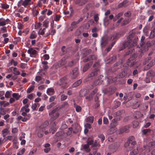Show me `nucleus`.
<instances>
[{"label": "nucleus", "mask_w": 155, "mask_h": 155, "mask_svg": "<svg viewBox=\"0 0 155 155\" xmlns=\"http://www.w3.org/2000/svg\"><path fill=\"white\" fill-rule=\"evenodd\" d=\"M130 34H131L128 36L127 41L123 44L122 48L120 49V50H121L127 47L130 48L136 45L138 38L134 37V33L131 32Z\"/></svg>", "instance_id": "nucleus-1"}, {"label": "nucleus", "mask_w": 155, "mask_h": 155, "mask_svg": "<svg viewBox=\"0 0 155 155\" xmlns=\"http://www.w3.org/2000/svg\"><path fill=\"white\" fill-rule=\"evenodd\" d=\"M68 81L66 77H64L61 79L57 82V84L61 86L64 88H66L68 86Z\"/></svg>", "instance_id": "nucleus-2"}, {"label": "nucleus", "mask_w": 155, "mask_h": 155, "mask_svg": "<svg viewBox=\"0 0 155 155\" xmlns=\"http://www.w3.org/2000/svg\"><path fill=\"white\" fill-rule=\"evenodd\" d=\"M134 139V137L133 136L130 137L127 142L125 143L124 147H127L128 146H131L129 149L131 150L133 148V146L134 145L136 144Z\"/></svg>", "instance_id": "nucleus-3"}, {"label": "nucleus", "mask_w": 155, "mask_h": 155, "mask_svg": "<svg viewBox=\"0 0 155 155\" xmlns=\"http://www.w3.org/2000/svg\"><path fill=\"white\" fill-rule=\"evenodd\" d=\"M56 110L57 109L55 108L49 112V115L51 116V121L55 120L59 117V113L58 112H56Z\"/></svg>", "instance_id": "nucleus-4"}, {"label": "nucleus", "mask_w": 155, "mask_h": 155, "mask_svg": "<svg viewBox=\"0 0 155 155\" xmlns=\"http://www.w3.org/2000/svg\"><path fill=\"white\" fill-rule=\"evenodd\" d=\"M145 39V38L143 36H142L141 37V44H140V45L141 47L142 48V52H143L147 51L148 50V47L150 46V43L149 42H147V46L146 47L143 44L144 43V41Z\"/></svg>", "instance_id": "nucleus-5"}, {"label": "nucleus", "mask_w": 155, "mask_h": 155, "mask_svg": "<svg viewBox=\"0 0 155 155\" xmlns=\"http://www.w3.org/2000/svg\"><path fill=\"white\" fill-rule=\"evenodd\" d=\"M155 144V142H149L148 145H144L142 148L143 151H145L147 153L150 151V147L153 145Z\"/></svg>", "instance_id": "nucleus-6"}, {"label": "nucleus", "mask_w": 155, "mask_h": 155, "mask_svg": "<svg viewBox=\"0 0 155 155\" xmlns=\"http://www.w3.org/2000/svg\"><path fill=\"white\" fill-rule=\"evenodd\" d=\"M71 27L68 28L67 29L68 32L72 31L75 30L78 27V22L74 21L72 22L71 25Z\"/></svg>", "instance_id": "nucleus-7"}, {"label": "nucleus", "mask_w": 155, "mask_h": 155, "mask_svg": "<svg viewBox=\"0 0 155 155\" xmlns=\"http://www.w3.org/2000/svg\"><path fill=\"white\" fill-rule=\"evenodd\" d=\"M37 52L36 50H33L32 48H30L27 51L28 53L30 54V56L31 57H35V56Z\"/></svg>", "instance_id": "nucleus-8"}, {"label": "nucleus", "mask_w": 155, "mask_h": 155, "mask_svg": "<svg viewBox=\"0 0 155 155\" xmlns=\"http://www.w3.org/2000/svg\"><path fill=\"white\" fill-rule=\"evenodd\" d=\"M40 9L39 8H37L36 6H35L33 8L32 10V13L34 16H35L37 15L38 13L39 12L38 10H39Z\"/></svg>", "instance_id": "nucleus-9"}, {"label": "nucleus", "mask_w": 155, "mask_h": 155, "mask_svg": "<svg viewBox=\"0 0 155 155\" xmlns=\"http://www.w3.org/2000/svg\"><path fill=\"white\" fill-rule=\"evenodd\" d=\"M131 127L130 125H127L124 126L123 128H122L121 130V132H128L129 131V129Z\"/></svg>", "instance_id": "nucleus-10"}, {"label": "nucleus", "mask_w": 155, "mask_h": 155, "mask_svg": "<svg viewBox=\"0 0 155 155\" xmlns=\"http://www.w3.org/2000/svg\"><path fill=\"white\" fill-rule=\"evenodd\" d=\"M49 123L48 121H46L43 124H41L39 127V128L43 130H45V129L48 126Z\"/></svg>", "instance_id": "nucleus-11"}, {"label": "nucleus", "mask_w": 155, "mask_h": 155, "mask_svg": "<svg viewBox=\"0 0 155 155\" xmlns=\"http://www.w3.org/2000/svg\"><path fill=\"white\" fill-rule=\"evenodd\" d=\"M72 77L73 78H75L78 76V68H75L72 70Z\"/></svg>", "instance_id": "nucleus-12"}, {"label": "nucleus", "mask_w": 155, "mask_h": 155, "mask_svg": "<svg viewBox=\"0 0 155 155\" xmlns=\"http://www.w3.org/2000/svg\"><path fill=\"white\" fill-rule=\"evenodd\" d=\"M100 146L99 144L97 143V141L95 140L94 143L92 145V147L94 150H96Z\"/></svg>", "instance_id": "nucleus-13"}, {"label": "nucleus", "mask_w": 155, "mask_h": 155, "mask_svg": "<svg viewBox=\"0 0 155 155\" xmlns=\"http://www.w3.org/2000/svg\"><path fill=\"white\" fill-rule=\"evenodd\" d=\"M155 75V73L153 71H149L147 74V77H151L153 79H154L153 77Z\"/></svg>", "instance_id": "nucleus-14"}, {"label": "nucleus", "mask_w": 155, "mask_h": 155, "mask_svg": "<svg viewBox=\"0 0 155 155\" xmlns=\"http://www.w3.org/2000/svg\"><path fill=\"white\" fill-rule=\"evenodd\" d=\"M54 93V89L52 88H48L47 91V93L48 95H53Z\"/></svg>", "instance_id": "nucleus-15"}, {"label": "nucleus", "mask_w": 155, "mask_h": 155, "mask_svg": "<svg viewBox=\"0 0 155 155\" xmlns=\"http://www.w3.org/2000/svg\"><path fill=\"white\" fill-rule=\"evenodd\" d=\"M66 63L65 59L64 58H62L60 61H59L58 64L59 66H61L64 65Z\"/></svg>", "instance_id": "nucleus-16"}, {"label": "nucleus", "mask_w": 155, "mask_h": 155, "mask_svg": "<svg viewBox=\"0 0 155 155\" xmlns=\"http://www.w3.org/2000/svg\"><path fill=\"white\" fill-rule=\"evenodd\" d=\"M142 132L143 134L148 135L150 133L151 130L150 129H147L142 130Z\"/></svg>", "instance_id": "nucleus-17"}, {"label": "nucleus", "mask_w": 155, "mask_h": 155, "mask_svg": "<svg viewBox=\"0 0 155 155\" xmlns=\"http://www.w3.org/2000/svg\"><path fill=\"white\" fill-rule=\"evenodd\" d=\"M43 134L44 130L39 128L37 134L38 137L39 138L42 137L43 136Z\"/></svg>", "instance_id": "nucleus-18"}, {"label": "nucleus", "mask_w": 155, "mask_h": 155, "mask_svg": "<svg viewBox=\"0 0 155 155\" xmlns=\"http://www.w3.org/2000/svg\"><path fill=\"white\" fill-rule=\"evenodd\" d=\"M37 36V34L36 33L35 31H33L32 32L30 35V38L31 39H35L36 38Z\"/></svg>", "instance_id": "nucleus-19"}, {"label": "nucleus", "mask_w": 155, "mask_h": 155, "mask_svg": "<svg viewBox=\"0 0 155 155\" xmlns=\"http://www.w3.org/2000/svg\"><path fill=\"white\" fill-rule=\"evenodd\" d=\"M128 1L127 0H125L123 2L120 3L118 5V8H121L123 6H126V5L128 3Z\"/></svg>", "instance_id": "nucleus-20"}, {"label": "nucleus", "mask_w": 155, "mask_h": 155, "mask_svg": "<svg viewBox=\"0 0 155 155\" xmlns=\"http://www.w3.org/2000/svg\"><path fill=\"white\" fill-rule=\"evenodd\" d=\"M99 71L97 69H94L92 72L90 74V76L93 77L96 75L98 72Z\"/></svg>", "instance_id": "nucleus-21"}, {"label": "nucleus", "mask_w": 155, "mask_h": 155, "mask_svg": "<svg viewBox=\"0 0 155 155\" xmlns=\"http://www.w3.org/2000/svg\"><path fill=\"white\" fill-rule=\"evenodd\" d=\"M155 36V28H154L151 31L149 38H153Z\"/></svg>", "instance_id": "nucleus-22"}, {"label": "nucleus", "mask_w": 155, "mask_h": 155, "mask_svg": "<svg viewBox=\"0 0 155 155\" xmlns=\"http://www.w3.org/2000/svg\"><path fill=\"white\" fill-rule=\"evenodd\" d=\"M12 97L15 98L16 100H18L20 97V95H19L18 93H14L12 95Z\"/></svg>", "instance_id": "nucleus-23"}, {"label": "nucleus", "mask_w": 155, "mask_h": 155, "mask_svg": "<svg viewBox=\"0 0 155 155\" xmlns=\"http://www.w3.org/2000/svg\"><path fill=\"white\" fill-rule=\"evenodd\" d=\"M109 22V18L106 16L104 19V23L105 26L107 25Z\"/></svg>", "instance_id": "nucleus-24"}, {"label": "nucleus", "mask_w": 155, "mask_h": 155, "mask_svg": "<svg viewBox=\"0 0 155 155\" xmlns=\"http://www.w3.org/2000/svg\"><path fill=\"white\" fill-rule=\"evenodd\" d=\"M118 34H114L113 35H111L110 37H109L108 39L110 41L115 39L117 36Z\"/></svg>", "instance_id": "nucleus-25"}, {"label": "nucleus", "mask_w": 155, "mask_h": 155, "mask_svg": "<svg viewBox=\"0 0 155 155\" xmlns=\"http://www.w3.org/2000/svg\"><path fill=\"white\" fill-rule=\"evenodd\" d=\"M1 7L4 9H8L9 8V5L6 3H1Z\"/></svg>", "instance_id": "nucleus-26"}, {"label": "nucleus", "mask_w": 155, "mask_h": 155, "mask_svg": "<svg viewBox=\"0 0 155 155\" xmlns=\"http://www.w3.org/2000/svg\"><path fill=\"white\" fill-rule=\"evenodd\" d=\"M115 120L114 119L112 120V122L110 124V127L111 128L110 129V130H113V128L115 127L116 125V123H114Z\"/></svg>", "instance_id": "nucleus-27"}, {"label": "nucleus", "mask_w": 155, "mask_h": 155, "mask_svg": "<svg viewBox=\"0 0 155 155\" xmlns=\"http://www.w3.org/2000/svg\"><path fill=\"white\" fill-rule=\"evenodd\" d=\"M6 24V23L5 21V19L3 18L0 19V26H3L5 25Z\"/></svg>", "instance_id": "nucleus-28"}, {"label": "nucleus", "mask_w": 155, "mask_h": 155, "mask_svg": "<svg viewBox=\"0 0 155 155\" xmlns=\"http://www.w3.org/2000/svg\"><path fill=\"white\" fill-rule=\"evenodd\" d=\"M56 130V128L53 126V127L51 128L49 130V133H51L52 134H54Z\"/></svg>", "instance_id": "nucleus-29"}, {"label": "nucleus", "mask_w": 155, "mask_h": 155, "mask_svg": "<svg viewBox=\"0 0 155 155\" xmlns=\"http://www.w3.org/2000/svg\"><path fill=\"white\" fill-rule=\"evenodd\" d=\"M107 44V42L105 41L103 38H102L101 40V45L102 47H104Z\"/></svg>", "instance_id": "nucleus-30"}, {"label": "nucleus", "mask_w": 155, "mask_h": 155, "mask_svg": "<svg viewBox=\"0 0 155 155\" xmlns=\"http://www.w3.org/2000/svg\"><path fill=\"white\" fill-rule=\"evenodd\" d=\"M34 86H31L30 87L27 89V92L28 93H31L34 89Z\"/></svg>", "instance_id": "nucleus-31"}, {"label": "nucleus", "mask_w": 155, "mask_h": 155, "mask_svg": "<svg viewBox=\"0 0 155 155\" xmlns=\"http://www.w3.org/2000/svg\"><path fill=\"white\" fill-rule=\"evenodd\" d=\"M13 73L15 75H18L20 74V72L17 70V68L15 67L13 69Z\"/></svg>", "instance_id": "nucleus-32"}, {"label": "nucleus", "mask_w": 155, "mask_h": 155, "mask_svg": "<svg viewBox=\"0 0 155 155\" xmlns=\"http://www.w3.org/2000/svg\"><path fill=\"white\" fill-rule=\"evenodd\" d=\"M30 0H24V1L22 3V5L24 6L25 7H26V6L28 5V3Z\"/></svg>", "instance_id": "nucleus-33"}, {"label": "nucleus", "mask_w": 155, "mask_h": 155, "mask_svg": "<svg viewBox=\"0 0 155 155\" xmlns=\"http://www.w3.org/2000/svg\"><path fill=\"white\" fill-rule=\"evenodd\" d=\"M138 152L137 148L136 147L135 149H134L130 153V154L131 155H135L137 154Z\"/></svg>", "instance_id": "nucleus-34"}, {"label": "nucleus", "mask_w": 155, "mask_h": 155, "mask_svg": "<svg viewBox=\"0 0 155 155\" xmlns=\"http://www.w3.org/2000/svg\"><path fill=\"white\" fill-rule=\"evenodd\" d=\"M123 15V12H120L118 14L115 16L114 19V21H115L117 19H118L119 17L122 16Z\"/></svg>", "instance_id": "nucleus-35"}, {"label": "nucleus", "mask_w": 155, "mask_h": 155, "mask_svg": "<svg viewBox=\"0 0 155 155\" xmlns=\"http://www.w3.org/2000/svg\"><path fill=\"white\" fill-rule=\"evenodd\" d=\"M83 147L85 150L87 152L89 151L90 150V149L89 148V146L87 144H85L84 146Z\"/></svg>", "instance_id": "nucleus-36"}, {"label": "nucleus", "mask_w": 155, "mask_h": 155, "mask_svg": "<svg viewBox=\"0 0 155 155\" xmlns=\"http://www.w3.org/2000/svg\"><path fill=\"white\" fill-rule=\"evenodd\" d=\"M139 124L138 122L136 121H134L133 122V127L134 128L137 127Z\"/></svg>", "instance_id": "nucleus-37"}, {"label": "nucleus", "mask_w": 155, "mask_h": 155, "mask_svg": "<svg viewBox=\"0 0 155 155\" xmlns=\"http://www.w3.org/2000/svg\"><path fill=\"white\" fill-rule=\"evenodd\" d=\"M126 72L124 71H122L120 74V77L121 78H123L125 77L126 75Z\"/></svg>", "instance_id": "nucleus-38"}, {"label": "nucleus", "mask_w": 155, "mask_h": 155, "mask_svg": "<svg viewBox=\"0 0 155 155\" xmlns=\"http://www.w3.org/2000/svg\"><path fill=\"white\" fill-rule=\"evenodd\" d=\"M49 25V22L46 21H45L43 22V26L46 28H47Z\"/></svg>", "instance_id": "nucleus-39"}, {"label": "nucleus", "mask_w": 155, "mask_h": 155, "mask_svg": "<svg viewBox=\"0 0 155 155\" xmlns=\"http://www.w3.org/2000/svg\"><path fill=\"white\" fill-rule=\"evenodd\" d=\"M151 80L153 81V79L151 78V77H147V76H146V77L145 80V81L146 82V83H149Z\"/></svg>", "instance_id": "nucleus-40"}, {"label": "nucleus", "mask_w": 155, "mask_h": 155, "mask_svg": "<svg viewBox=\"0 0 155 155\" xmlns=\"http://www.w3.org/2000/svg\"><path fill=\"white\" fill-rule=\"evenodd\" d=\"M0 114L3 115H5L6 114V111L4 110L3 108H0Z\"/></svg>", "instance_id": "nucleus-41"}, {"label": "nucleus", "mask_w": 155, "mask_h": 155, "mask_svg": "<svg viewBox=\"0 0 155 155\" xmlns=\"http://www.w3.org/2000/svg\"><path fill=\"white\" fill-rule=\"evenodd\" d=\"M67 98V96L64 94H62L61 96V101L65 100Z\"/></svg>", "instance_id": "nucleus-42"}, {"label": "nucleus", "mask_w": 155, "mask_h": 155, "mask_svg": "<svg viewBox=\"0 0 155 155\" xmlns=\"http://www.w3.org/2000/svg\"><path fill=\"white\" fill-rule=\"evenodd\" d=\"M41 25V24L40 22L36 23L35 25V28L37 29Z\"/></svg>", "instance_id": "nucleus-43"}, {"label": "nucleus", "mask_w": 155, "mask_h": 155, "mask_svg": "<svg viewBox=\"0 0 155 155\" xmlns=\"http://www.w3.org/2000/svg\"><path fill=\"white\" fill-rule=\"evenodd\" d=\"M40 30H41V31H39L38 32V35H43L45 34V28H44L42 30H41V29Z\"/></svg>", "instance_id": "nucleus-44"}, {"label": "nucleus", "mask_w": 155, "mask_h": 155, "mask_svg": "<svg viewBox=\"0 0 155 155\" xmlns=\"http://www.w3.org/2000/svg\"><path fill=\"white\" fill-rule=\"evenodd\" d=\"M55 104V103L54 102H53L51 103L49 105H48L47 107V109H49L52 107Z\"/></svg>", "instance_id": "nucleus-45"}, {"label": "nucleus", "mask_w": 155, "mask_h": 155, "mask_svg": "<svg viewBox=\"0 0 155 155\" xmlns=\"http://www.w3.org/2000/svg\"><path fill=\"white\" fill-rule=\"evenodd\" d=\"M129 22V19H127L123 21L122 23V25H124L127 24Z\"/></svg>", "instance_id": "nucleus-46"}, {"label": "nucleus", "mask_w": 155, "mask_h": 155, "mask_svg": "<svg viewBox=\"0 0 155 155\" xmlns=\"http://www.w3.org/2000/svg\"><path fill=\"white\" fill-rule=\"evenodd\" d=\"M88 120L89 122L93 123L94 120V117H88Z\"/></svg>", "instance_id": "nucleus-47"}, {"label": "nucleus", "mask_w": 155, "mask_h": 155, "mask_svg": "<svg viewBox=\"0 0 155 155\" xmlns=\"http://www.w3.org/2000/svg\"><path fill=\"white\" fill-rule=\"evenodd\" d=\"M12 136H8L6 137H5L4 138V141H6L8 140H11L12 139Z\"/></svg>", "instance_id": "nucleus-48"}, {"label": "nucleus", "mask_w": 155, "mask_h": 155, "mask_svg": "<svg viewBox=\"0 0 155 155\" xmlns=\"http://www.w3.org/2000/svg\"><path fill=\"white\" fill-rule=\"evenodd\" d=\"M11 95V93L9 91H7L5 94V97L7 98H8L10 95Z\"/></svg>", "instance_id": "nucleus-49"}, {"label": "nucleus", "mask_w": 155, "mask_h": 155, "mask_svg": "<svg viewBox=\"0 0 155 155\" xmlns=\"http://www.w3.org/2000/svg\"><path fill=\"white\" fill-rule=\"evenodd\" d=\"M123 94L122 93H120L119 94V96L120 98H119V99L121 101H123L125 99V97L124 96V97L122 98V97H123Z\"/></svg>", "instance_id": "nucleus-50"}, {"label": "nucleus", "mask_w": 155, "mask_h": 155, "mask_svg": "<svg viewBox=\"0 0 155 155\" xmlns=\"http://www.w3.org/2000/svg\"><path fill=\"white\" fill-rule=\"evenodd\" d=\"M115 42H113L111 44V46H110L109 47L107 48L106 50V51L107 52H108L109 51H110V50L111 48L113 46V45H114Z\"/></svg>", "instance_id": "nucleus-51"}, {"label": "nucleus", "mask_w": 155, "mask_h": 155, "mask_svg": "<svg viewBox=\"0 0 155 155\" xmlns=\"http://www.w3.org/2000/svg\"><path fill=\"white\" fill-rule=\"evenodd\" d=\"M98 137L101 139L102 141L104 140L105 139L104 136L102 134H99L98 135Z\"/></svg>", "instance_id": "nucleus-52"}, {"label": "nucleus", "mask_w": 155, "mask_h": 155, "mask_svg": "<svg viewBox=\"0 0 155 155\" xmlns=\"http://www.w3.org/2000/svg\"><path fill=\"white\" fill-rule=\"evenodd\" d=\"M69 9L71 11V13L70 15V16H71L73 15V14L74 13V10L72 9V7L71 6H70V7Z\"/></svg>", "instance_id": "nucleus-53"}, {"label": "nucleus", "mask_w": 155, "mask_h": 155, "mask_svg": "<svg viewBox=\"0 0 155 155\" xmlns=\"http://www.w3.org/2000/svg\"><path fill=\"white\" fill-rule=\"evenodd\" d=\"M103 123L104 124H107L108 123V121L107 118L106 117H104L103 118Z\"/></svg>", "instance_id": "nucleus-54"}, {"label": "nucleus", "mask_w": 155, "mask_h": 155, "mask_svg": "<svg viewBox=\"0 0 155 155\" xmlns=\"http://www.w3.org/2000/svg\"><path fill=\"white\" fill-rule=\"evenodd\" d=\"M84 127L87 129H90L91 128V126L90 124L87 123L84 125Z\"/></svg>", "instance_id": "nucleus-55"}, {"label": "nucleus", "mask_w": 155, "mask_h": 155, "mask_svg": "<svg viewBox=\"0 0 155 155\" xmlns=\"http://www.w3.org/2000/svg\"><path fill=\"white\" fill-rule=\"evenodd\" d=\"M55 97H56L55 96H51L49 98V102H51L54 101L55 98Z\"/></svg>", "instance_id": "nucleus-56"}, {"label": "nucleus", "mask_w": 155, "mask_h": 155, "mask_svg": "<svg viewBox=\"0 0 155 155\" xmlns=\"http://www.w3.org/2000/svg\"><path fill=\"white\" fill-rule=\"evenodd\" d=\"M9 132V131L7 128H5L2 131V134L5 133L7 134Z\"/></svg>", "instance_id": "nucleus-57"}, {"label": "nucleus", "mask_w": 155, "mask_h": 155, "mask_svg": "<svg viewBox=\"0 0 155 155\" xmlns=\"http://www.w3.org/2000/svg\"><path fill=\"white\" fill-rule=\"evenodd\" d=\"M29 107V105L28 104H27L25 105V106H24L22 107L21 109V111H24V109H25V108H28Z\"/></svg>", "instance_id": "nucleus-58"}, {"label": "nucleus", "mask_w": 155, "mask_h": 155, "mask_svg": "<svg viewBox=\"0 0 155 155\" xmlns=\"http://www.w3.org/2000/svg\"><path fill=\"white\" fill-rule=\"evenodd\" d=\"M41 79V77L40 76H37L35 78V80L36 81L38 82Z\"/></svg>", "instance_id": "nucleus-59"}, {"label": "nucleus", "mask_w": 155, "mask_h": 155, "mask_svg": "<svg viewBox=\"0 0 155 155\" xmlns=\"http://www.w3.org/2000/svg\"><path fill=\"white\" fill-rule=\"evenodd\" d=\"M61 18V16L58 15H57L55 16L54 20L56 21H59Z\"/></svg>", "instance_id": "nucleus-60"}, {"label": "nucleus", "mask_w": 155, "mask_h": 155, "mask_svg": "<svg viewBox=\"0 0 155 155\" xmlns=\"http://www.w3.org/2000/svg\"><path fill=\"white\" fill-rule=\"evenodd\" d=\"M50 34L51 35L53 36L54 35V34L56 33V31L55 29H54L52 28L51 29V31Z\"/></svg>", "instance_id": "nucleus-61"}, {"label": "nucleus", "mask_w": 155, "mask_h": 155, "mask_svg": "<svg viewBox=\"0 0 155 155\" xmlns=\"http://www.w3.org/2000/svg\"><path fill=\"white\" fill-rule=\"evenodd\" d=\"M143 31L144 33H145V35L147 36H149L148 34V33H147L148 31H147V28H144V29L143 30Z\"/></svg>", "instance_id": "nucleus-62"}, {"label": "nucleus", "mask_w": 155, "mask_h": 155, "mask_svg": "<svg viewBox=\"0 0 155 155\" xmlns=\"http://www.w3.org/2000/svg\"><path fill=\"white\" fill-rule=\"evenodd\" d=\"M94 21L96 22H97L99 20V17L97 15H95L94 17Z\"/></svg>", "instance_id": "nucleus-63"}, {"label": "nucleus", "mask_w": 155, "mask_h": 155, "mask_svg": "<svg viewBox=\"0 0 155 155\" xmlns=\"http://www.w3.org/2000/svg\"><path fill=\"white\" fill-rule=\"evenodd\" d=\"M11 64L13 63V65L15 66H16L18 64V62L17 61H15L13 59H12L11 61Z\"/></svg>", "instance_id": "nucleus-64"}]
</instances>
